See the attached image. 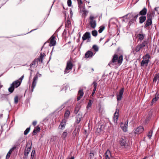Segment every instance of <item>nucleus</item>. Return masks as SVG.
Returning a JSON list of instances; mask_svg holds the SVG:
<instances>
[{
  "instance_id": "f257e3e1",
  "label": "nucleus",
  "mask_w": 159,
  "mask_h": 159,
  "mask_svg": "<svg viewBox=\"0 0 159 159\" xmlns=\"http://www.w3.org/2000/svg\"><path fill=\"white\" fill-rule=\"evenodd\" d=\"M21 84V82L19 80H16L14 81L11 85L10 87L8 88L9 91L12 93L14 91L15 88L18 87Z\"/></svg>"
},
{
  "instance_id": "f03ea898",
  "label": "nucleus",
  "mask_w": 159,
  "mask_h": 159,
  "mask_svg": "<svg viewBox=\"0 0 159 159\" xmlns=\"http://www.w3.org/2000/svg\"><path fill=\"white\" fill-rule=\"evenodd\" d=\"M97 17H94L93 15H91L89 17V23L91 28L95 29L97 25L96 21L95 19Z\"/></svg>"
},
{
  "instance_id": "7ed1b4c3",
  "label": "nucleus",
  "mask_w": 159,
  "mask_h": 159,
  "mask_svg": "<svg viewBox=\"0 0 159 159\" xmlns=\"http://www.w3.org/2000/svg\"><path fill=\"white\" fill-rule=\"evenodd\" d=\"M150 58V55L148 54H146L143 57V60L142 61L141 63V66H147L148 63L149 61V59Z\"/></svg>"
},
{
  "instance_id": "20e7f679",
  "label": "nucleus",
  "mask_w": 159,
  "mask_h": 159,
  "mask_svg": "<svg viewBox=\"0 0 159 159\" xmlns=\"http://www.w3.org/2000/svg\"><path fill=\"white\" fill-rule=\"evenodd\" d=\"M73 64L70 61H68L66 68L64 70V74H66L69 73L72 69Z\"/></svg>"
},
{
  "instance_id": "39448f33",
  "label": "nucleus",
  "mask_w": 159,
  "mask_h": 159,
  "mask_svg": "<svg viewBox=\"0 0 159 159\" xmlns=\"http://www.w3.org/2000/svg\"><path fill=\"white\" fill-rule=\"evenodd\" d=\"M118 143L121 146L125 147L127 145L126 138L124 136L121 137L119 139Z\"/></svg>"
},
{
  "instance_id": "423d86ee",
  "label": "nucleus",
  "mask_w": 159,
  "mask_h": 159,
  "mask_svg": "<svg viewBox=\"0 0 159 159\" xmlns=\"http://www.w3.org/2000/svg\"><path fill=\"white\" fill-rule=\"evenodd\" d=\"M38 77L37 75H36L33 78V81L31 87V93L33 91L34 89L36 86L37 83V80L38 79Z\"/></svg>"
},
{
  "instance_id": "0eeeda50",
  "label": "nucleus",
  "mask_w": 159,
  "mask_h": 159,
  "mask_svg": "<svg viewBox=\"0 0 159 159\" xmlns=\"http://www.w3.org/2000/svg\"><path fill=\"white\" fill-rule=\"evenodd\" d=\"M128 123V121H126L124 123L122 122L120 124V127L124 132H126L127 130Z\"/></svg>"
},
{
  "instance_id": "6e6552de",
  "label": "nucleus",
  "mask_w": 159,
  "mask_h": 159,
  "mask_svg": "<svg viewBox=\"0 0 159 159\" xmlns=\"http://www.w3.org/2000/svg\"><path fill=\"white\" fill-rule=\"evenodd\" d=\"M124 91V88H121L118 94L117 95V100L118 101H119L121 100L122 98Z\"/></svg>"
},
{
  "instance_id": "1a4fd4ad",
  "label": "nucleus",
  "mask_w": 159,
  "mask_h": 159,
  "mask_svg": "<svg viewBox=\"0 0 159 159\" xmlns=\"http://www.w3.org/2000/svg\"><path fill=\"white\" fill-rule=\"evenodd\" d=\"M144 130L142 126H139L134 130V133L136 134H139L142 133Z\"/></svg>"
},
{
  "instance_id": "9d476101",
  "label": "nucleus",
  "mask_w": 159,
  "mask_h": 159,
  "mask_svg": "<svg viewBox=\"0 0 159 159\" xmlns=\"http://www.w3.org/2000/svg\"><path fill=\"white\" fill-rule=\"evenodd\" d=\"M106 159H114L112 156L110 151L108 150L105 153Z\"/></svg>"
},
{
  "instance_id": "9b49d317",
  "label": "nucleus",
  "mask_w": 159,
  "mask_h": 159,
  "mask_svg": "<svg viewBox=\"0 0 159 159\" xmlns=\"http://www.w3.org/2000/svg\"><path fill=\"white\" fill-rule=\"evenodd\" d=\"M55 37L53 36H52L50 38V43L49 46L50 47L55 46L56 43V41L55 40Z\"/></svg>"
},
{
  "instance_id": "f8f14e48",
  "label": "nucleus",
  "mask_w": 159,
  "mask_h": 159,
  "mask_svg": "<svg viewBox=\"0 0 159 159\" xmlns=\"http://www.w3.org/2000/svg\"><path fill=\"white\" fill-rule=\"evenodd\" d=\"M31 146L30 145V147L28 148L26 147L25 148L24 152V158H26L27 157L28 155L31 150Z\"/></svg>"
},
{
  "instance_id": "ddd939ff",
  "label": "nucleus",
  "mask_w": 159,
  "mask_h": 159,
  "mask_svg": "<svg viewBox=\"0 0 159 159\" xmlns=\"http://www.w3.org/2000/svg\"><path fill=\"white\" fill-rule=\"evenodd\" d=\"M118 56L117 55L115 54L112 59V61L111 62H110L108 65L111 66L112 65H114L113 64V63L116 62L118 60Z\"/></svg>"
},
{
  "instance_id": "4468645a",
  "label": "nucleus",
  "mask_w": 159,
  "mask_h": 159,
  "mask_svg": "<svg viewBox=\"0 0 159 159\" xmlns=\"http://www.w3.org/2000/svg\"><path fill=\"white\" fill-rule=\"evenodd\" d=\"M90 34L89 32H86L83 35L82 37V39L84 41L86 39L89 40L90 38Z\"/></svg>"
},
{
  "instance_id": "2eb2a0df",
  "label": "nucleus",
  "mask_w": 159,
  "mask_h": 159,
  "mask_svg": "<svg viewBox=\"0 0 159 159\" xmlns=\"http://www.w3.org/2000/svg\"><path fill=\"white\" fill-rule=\"evenodd\" d=\"M119 110L118 109H116V111L114 113V117L113 118L114 122L116 123L117 121V119L119 116Z\"/></svg>"
},
{
  "instance_id": "dca6fc26",
  "label": "nucleus",
  "mask_w": 159,
  "mask_h": 159,
  "mask_svg": "<svg viewBox=\"0 0 159 159\" xmlns=\"http://www.w3.org/2000/svg\"><path fill=\"white\" fill-rule=\"evenodd\" d=\"M95 53L93 54V53L92 51H88L85 53V57L86 58L91 57Z\"/></svg>"
},
{
  "instance_id": "f3484780",
  "label": "nucleus",
  "mask_w": 159,
  "mask_h": 159,
  "mask_svg": "<svg viewBox=\"0 0 159 159\" xmlns=\"http://www.w3.org/2000/svg\"><path fill=\"white\" fill-rule=\"evenodd\" d=\"M66 122V120L65 119L62 120L61 122L60 125L59 126V129H62L63 128H64L65 127Z\"/></svg>"
},
{
  "instance_id": "a211bd4d",
  "label": "nucleus",
  "mask_w": 159,
  "mask_h": 159,
  "mask_svg": "<svg viewBox=\"0 0 159 159\" xmlns=\"http://www.w3.org/2000/svg\"><path fill=\"white\" fill-rule=\"evenodd\" d=\"M128 15H129V16L130 17L129 18L130 19L132 18V17H133L134 19H136L139 16V14H137L135 16H134L132 14H128L127 15L123 16V17H121V18H125Z\"/></svg>"
},
{
  "instance_id": "6ab92c4d",
  "label": "nucleus",
  "mask_w": 159,
  "mask_h": 159,
  "mask_svg": "<svg viewBox=\"0 0 159 159\" xmlns=\"http://www.w3.org/2000/svg\"><path fill=\"white\" fill-rule=\"evenodd\" d=\"M147 10L146 8L144 7L142 10H141L139 13V15L141 16H144L147 14Z\"/></svg>"
},
{
  "instance_id": "aec40b11",
  "label": "nucleus",
  "mask_w": 159,
  "mask_h": 159,
  "mask_svg": "<svg viewBox=\"0 0 159 159\" xmlns=\"http://www.w3.org/2000/svg\"><path fill=\"white\" fill-rule=\"evenodd\" d=\"M82 118V115H81L79 114L78 115H77L75 117L77 123L79 124Z\"/></svg>"
},
{
  "instance_id": "412c9836",
  "label": "nucleus",
  "mask_w": 159,
  "mask_h": 159,
  "mask_svg": "<svg viewBox=\"0 0 159 159\" xmlns=\"http://www.w3.org/2000/svg\"><path fill=\"white\" fill-rule=\"evenodd\" d=\"M38 60L35 59L32 62V63L30 65V66L31 68L32 67L34 68L35 67L36 65L38 63Z\"/></svg>"
},
{
  "instance_id": "4be33fe9",
  "label": "nucleus",
  "mask_w": 159,
  "mask_h": 159,
  "mask_svg": "<svg viewBox=\"0 0 159 159\" xmlns=\"http://www.w3.org/2000/svg\"><path fill=\"white\" fill-rule=\"evenodd\" d=\"M152 20L147 19L146 21V23L144 25V27L146 28L147 26L151 25L152 24Z\"/></svg>"
},
{
  "instance_id": "5701e85b",
  "label": "nucleus",
  "mask_w": 159,
  "mask_h": 159,
  "mask_svg": "<svg viewBox=\"0 0 159 159\" xmlns=\"http://www.w3.org/2000/svg\"><path fill=\"white\" fill-rule=\"evenodd\" d=\"M40 130V128L39 126H37L34 129V130L33 132V134L34 135H35L37 132H39Z\"/></svg>"
},
{
  "instance_id": "b1692460",
  "label": "nucleus",
  "mask_w": 159,
  "mask_h": 159,
  "mask_svg": "<svg viewBox=\"0 0 159 159\" xmlns=\"http://www.w3.org/2000/svg\"><path fill=\"white\" fill-rule=\"evenodd\" d=\"M146 19V18L145 16H142L140 17L139 18V23L141 24L143 23L145 21Z\"/></svg>"
},
{
  "instance_id": "393cba45",
  "label": "nucleus",
  "mask_w": 159,
  "mask_h": 159,
  "mask_svg": "<svg viewBox=\"0 0 159 159\" xmlns=\"http://www.w3.org/2000/svg\"><path fill=\"white\" fill-rule=\"evenodd\" d=\"M145 36V34H139L137 35V37L140 40H143Z\"/></svg>"
},
{
  "instance_id": "a878e982",
  "label": "nucleus",
  "mask_w": 159,
  "mask_h": 159,
  "mask_svg": "<svg viewBox=\"0 0 159 159\" xmlns=\"http://www.w3.org/2000/svg\"><path fill=\"white\" fill-rule=\"evenodd\" d=\"M148 42L147 41H144L140 44H139L142 48L145 47L147 45Z\"/></svg>"
},
{
  "instance_id": "bb28decb",
  "label": "nucleus",
  "mask_w": 159,
  "mask_h": 159,
  "mask_svg": "<svg viewBox=\"0 0 159 159\" xmlns=\"http://www.w3.org/2000/svg\"><path fill=\"white\" fill-rule=\"evenodd\" d=\"M157 80H158V81L159 80V75L157 74H155L154 76L153 82H156Z\"/></svg>"
},
{
  "instance_id": "cd10ccee",
  "label": "nucleus",
  "mask_w": 159,
  "mask_h": 159,
  "mask_svg": "<svg viewBox=\"0 0 159 159\" xmlns=\"http://www.w3.org/2000/svg\"><path fill=\"white\" fill-rule=\"evenodd\" d=\"M123 59V57L122 55H121L119 57L118 60V63L119 64H121L122 62Z\"/></svg>"
},
{
  "instance_id": "c85d7f7f",
  "label": "nucleus",
  "mask_w": 159,
  "mask_h": 159,
  "mask_svg": "<svg viewBox=\"0 0 159 159\" xmlns=\"http://www.w3.org/2000/svg\"><path fill=\"white\" fill-rule=\"evenodd\" d=\"M92 48L96 52H97L98 51L99 48L98 46L96 45H93L92 47Z\"/></svg>"
},
{
  "instance_id": "c756f323",
  "label": "nucleus",
  "mask_w": 159,
  "mask_h": 159,
  "mask_svg": "<svg viewBox=\"0 0 159 159\" xmlns=\"http://www.w3.org/2000/svg\"><path fill=\"white\" fill-rule=\"evenodd\" d=\"M93 102V101L91 100H89L88 103V104L87 105V107H86L87 109H88L89 108V107H91Z\"/></svg>"
},
{
  "instance_id": "7c9ffc66",
  "label": "nucleus",
  "mask_w": 159,
  "mask_h": 159,
  "mask_svg": "<svg viewBox=\"0 0 159 159\" xmlns=\"http://www.w3.org/2000/svg\"><path fill=\"white\" fill-rule=\"evenodd\" d=\"M70 114V112L69 110H67L64 114V117L65 118H68Z\"/></svg>"
},
{
  "instance_id": "2f4dec72",
  "label": "nucleus",
  "mask_w": 159,
  "mask_h": 159,
  "mask_svg": "<svg viewBox=\"0 0 159 159\" xmlns=\"http://www.w3.org/2000/svg\"><path fill=\"white\" fill-rule=\"evenodd\" d=\"M153 133V131L152 130H150L148 133L147 136L149 139H151V137L152 136Z\"/></svg>"
},
{
  "instance_id": "473e14b6",
  "label": "nucleus",
  "mask_w": 159,
  "mask_h": 159,
  "mask_svg": "<svg viewBox=\"0 0 159 159\" xmlns=\"http://www.w3.org/2000/svg\"><path fill=\"white\" fill-rule=\"evenodd\" d=\"M84 93L83 92V89H80L78 92V96L82 97L84 95Z\"/></svg>"
},
{
  "instance_id": "72a5a7b5",
  "label": "nucleus",
  "mask_w": 159,
  "mask_h": 159,
  "mask_svg": "<svg viewBox=\"0 0 159 159\" xmlns=\"http://www.w3.org/2000/svg\"><path fill=\"white\" fill-rule=\"evenodd\" d=\"M158 98L159 97H158V95H157V94H156L155 98L152 99V103H153L155 102L156 101H157Z\"/></svg>"
},
{
  "instance_id": "f704fd0d",
  "label": "nucleus",
  "mask_w": 159,
  "mask_h": 159,
  "mask_svg": "<svg viewBox=\"0 0 159 159\" xmlns=\"http://www.w3.org/2000/svg\"><path fill=\"white\" fill-rule=\"evenodd\" d=\"M153 15V14L152 13H148L147 15L148 19L152 20Z\"/></svg>"
},
{
  "instance_id": "c9c22d12",
  "label": "nucleus",
  "mask_w": 159,
  "mask_h": 159,
  "mask_svg": "<svg viewBox=\"0 0 159 159\" xmlns=\"http://www.w3.org/2000/svg\"><path fill=\"white\" fill-rule=\"evenodd\" d=\"M67 133L66 132H64L62 134L61 137L63 139H65L67 137Z\"/></svg>"
},
{
  "instance_id": "e433bc0d",
  "label": "nucleus",
  "mask_w": 159,
  "mask_h": 159,
  "mask_svg": "<svg viewBox=\"0 0 159 159\" xmlns=\"http://www.w3.org/2000/svg\"><path fill=\"white\" fill-rule=\"evenodd\" d=\"M16 148V146H15L9 150L8 153H9V154H11L12 152Z\"/></svg>"
},
{
  "instance_id": "4c0bfd02",
  "label": "nucleus",
  "mask_w": 159,
  "mask_h": 159,
  "mask_svg": "<svg viewBox=\"0 0 159 159\" xmlns=\"http://www.w3.org/2000/svg\"><path fill=\"white\" fill-rule=\"evenodd\" d=\"M30 130V127H29V128H27L26 129L25 131L24 132V134L25 135H27L28 133L29 132Z\"/></svg>"
},
{
  "instance_id": "58836bf2",
  "label": "nucleus",
  "mask_w": 159,
  "mask_h": 159,
  "mask_svg": "<svg viewBox=\"0 0 159 159\" xmlns=\"http://www.w3.org/2000/svg\"><path fill=\"white\" fill-rule=\"evenodd\" d=\"M105 27L104 26H101L100 27L99 30H98V32L100 33H101L103 30L104 29Z\"/></svg>"
},
{
  "instance_id": "ea45409f",
  "label": "nucleus",
  "mask_w": 159,
  "mask_h": 159,
  "mask_svg": "<svg viewBox=\"0 0 159 159\" xmlns=\"http://www.w3.org/2000/svg\"><path fill=\"white\" fill-rule=\"evenodd\" d=\"M92 35L94 36H96L98 34V32L97 31L94 30L92 32Z\"/></svg>"
},
{
  "instance_id": "a19ab883",
  "label": "nucleus",
  "mask_w": 159,
  "mask_h": 159,
  "mask_svg": "<svg viewBox=\"0 0 159 159\" xmlns=\"http://www.w3.org/2000/svg\"><path fill=\"white\" fill-rule=\"evenodd\" d=\"M141 49H142V48L139 46V45L136 47V48H135V50L136 52H138L139 51H140Z\"/></svg>"
},
{
  "instance_id": "79ce46f5",
  "label": "nucleus",
  "mask_w": 159,
  "mask_h": 159,
  "mask_svg": "<svg viewBox=\"0 0 159 159\" xmlns=\"http://www.w3.org/2000/svg\"><path fill=\"white\" fill-rule=\"evenodd\" d=\"M93 89L96 90L97 86V83L96 81H94L93 82Z\"/></svg>"
},
{
  "instance_id": "37998d69",
  "label": "nucleus",
  "mask_w": 159,
  "mask_h": 159,
  "mask_svg": "<svg viewBox=\"0 0 159 159\" xmlns=\"http://www.w3.org/2000/svg\"><path fill=\"white\" fill-rule=\"evenodd\" d=\"M35 153V151L33 150L32 151L31 155V159H33Z\"/></svg>"
},
{
  "instance_id": "c03bdc74",
  "label": "nucleus",
  "mask_w": 159,
  "mask_h": 159,
  "mask_svg": "<svg viewBox=\"0 0 159 159\" xmlns=\"http://www.w3.org/2000/svg\"><path fill=\"white\" fill-rule=\"evenodd\" d=\"M18 98L17 96H16L14 98V103L16 104H17L18 102Z\"/></svg>"
},
{
  "instance_id": "a18cd8bd",
  "label": "nucleus",
  "mask_w": 159,
  "mask_h": 159,
  "mask_svg": "<svg viewBox=\"0 0 159 159\" xmlns=\"http://www.w3.org/2000/svg\"><path fill=\"white\" fill-rule=\"evenodd\" d=\"M79 5V8L81 7V5L82 4L83 2L81 0H77Z\"/></svg>"
},
{
  "instance_id": "49530a36",
  "label": "nucleus",
  "mask_w": 159,
  "mask_h": 159,
  "mask_svg": "<svg viewBox=\"0 0 159 159\" xmlns=\"http://www.w3.org/2000/svg\"><path fill=\"white\" fill-rule=\"evenodd\" d=\"M70 20H68L66 21V26L67 27H69L70 26Z\"/></svg>"
},
{
  "instance_id": "de8ad7c7",
  "label": "nucleus",
  "mask_w": 159,
  "mask_h": 159,
  "mask_svg": "<svg viewBox=\"0 0 159 159\" xmlns=\"http://www.w3.org/2000/svg\"><path fill=\"white\" fill-rule=\"evenodd\" d=\"M21 140H21V138L19 139L18 141L16 143V146H18L19 145L21 142Z\"/></svg>"
},
{
  "instance_id": "09e8293b",
  "label": "nucleus",
  "mask_w": 159,
  "mask_h": 159,
  "mask_svg": "<svg viewBox=\"0 0 159 159\" xmlns=\"http://www.w3.org/2000/svg\"><path fill=\"white\" fill-rule=\"evenodd\" d=\"M67 5L69 7H70L71 5V0H67Z\"/></svg>"
},
{
  "instance_id": "8fccbe9b",
  "label": "nucleus",
  "mask_w": 159,
  "mask_h": 159,
  "mask_svg": "<svg viewBox=\"0 0 159 159\" xmlns=\"http://www.w3.org/2000/svg\"><path fill=\"white\" fill-rule=\"evenodd\" d=\"M36 59H37L38 60V62H40V63H41L43 62V59L42 58H40V57L39 58Z\"/></svg>"
},
{
  "instance_id": "3c124183",
  "label": "nucleus",
  "mask_w": 159,
  "mask_h": 159,
  "mask_svg": "<svg viewBox=\"0 0 159 159\" xmlns=\"http://www.w3.org/2000/svg\"><path fill=\"white\" fill-rule=\"evenodd\" d=\"M45 56V53H41L40 54V57H39L41 58H42L43 59V57Z\"/></svg>"
},
{
  "instance_id": "603ef678",
  "label": "nucleus",
  "mask_w": 159,
  "mask_h": 159,
  "mask_svg": "<svg viewBox=\"0 0 159 159\" xmlns=\"http://www.w3.org/2000/svg\"><path fill=\"white\" fill-rule=\"evenodd\" d=\"M89 156L91 158H93L94 157V155L93 153L90 152L89 154Z\"/></svg>"
},
{
  "instance_id": "864d4df0",
  "label": "nucleus",
  "mask_w": 159,
  "mask_h": 159,
  "mask_svg": "<svg viewBox=\"0 0 159 159\" xmlns=\"http://www.w3.org/2000/svg\"><path fill=\"white\" fill-rule=\"evenodd\" d=\"M24 77V75H22L20 78V79L18 80L20 81V82H21H21L22 80L23 79Z\"/></svg>"
},
{
  "instance_id": "5fc2aeb1",
  "label": "nucleus",
  "mask_w": 159,
  "mask_h": 159,
  "mask_svg": "<svg viewBox=\"0 0 159 159\" xmlns=\"http://www.w3.org/2000/svg\"><path fill=\"white\" fill-rule=\"evenodd\" d=\"M24 77V75H22L20 78V79L18 80L20 81V82H21H21L22 80L23 79Z\"/></svg>"
},
{
  "instance_id": "6e6d98bb",
  "label": "nucleus",
  "mask_w": 159,
  "mask_h": 159,
  "mask_svg": "<svg viewBox=\"0 0 159 159\" xmlns=\"http://www.w3.org/2000/svg\"><path fill=\"white\" fill-rule=\"evenodd\" d=\"M87 11L85 10L83 11V15H84L85 16L87 15Z\"/></svg>"
},
{
  "instance_id": "4d7b16f0",
  "label": "nucleus",
  "mask_w": 159,
  "mask_h": 159,
  "mask_svg": "<svg viewBox=\"0 0 159 159\" xmlns=\"http://www.w3.org/2000/svg\"><path fill=\"white\" fill-rule=\"evenodd\" d=\"M79 111V109L77 108H75V110L74 111V113L75 114H76L77 113L78 111Z\"/></svg>"
},
{
  "instance_id": "13d9d810",
  "label": "nucleus",
  "mask_w": 159,
  "mask_h": 159,
  "mask_svg": "<svg viewBox=\"0 0 159 159\" xmlns=\"http://www.w3.org/2000/svg\"><path fill=\"white\" fill-rule=\"evenodd\" d=\"M10 154H9V153H8L7 154L6 156V159H8L10 156Z\"/></svg>"
},
{
  "instance_id": "bf43d9fd",
  "label": "nucleus",
  "mask_w": 159,
  "mask_h": 159,
  "mask_svg": "<svg viewBox=\"0 0 159 159\" xmlns=\"http://www.w3.org/2000/svg\"><path fill=\"white\" fill-rule=\"evenodd\" d=\"M37 122L36 121H34L33 122V125L34 126H35L37 124Z\"/></svg>"
},
{
  "instance_id": "052dcab7",
  "label": "nucleus",
  "mask_w": 159,
  "mask_h": 159,
  "mask_svg": "<svg viewBox=\"0 0 159 159\" xmlns=\"http://www.w3.org/2000/svg\"><path fill=\"white\" fill-rule=\"evenodd\" d=\"M36 75H37L38 77H40L41 76V74H40L39 73V72H38L36 74Z\"/></svg>"
},
{
  "instance_id": "680f3d73",
  "label": "nucleus",
  "mask_w": 159,
  "mask_h": 159,
  "mask_svg": "<svg viewBox=\"0 0 159 159\" xmlns=\"http://www.w3.org/2000/svg\"><path fill=\"white\" fill-rule=\"evenodd\" d=\"M64 107H65V106H64V105H61V106L60 107V110L62 109L63 108H64Z\"/></svg>"
},
{
  "instance_id": "e2e57ef3",
  "label": "nucleus",
  "mask_w": 159,
  "mask_h": 159,
  "mask_svg": "<svg viewBox=\"0 0 159 159\" xmlns=\"http://www.w3.org/2000/svg\"><path fill=\"white\" fill-rule=\"evenodd\" d=\"M96 90H95V89H93V92H92V94L91 95H94V94L95 92V91H96Z\"/></svg>"
},
{
  "instance_id": "0e129e2a",
  "label": "nucleus",
  "mask_w": 159,
  "mask_h": 159,
  "mask_svg": "<svg viewBox=\"0 0 159 159\" xmlns=\"http://www.w3.org/2000/svg\"><path fill=\"white\" fill-rule=\"evenodd\" d=\"M81 98V97L78 96L77 98V101L79 100Z\"/></svg>"
},
{
  "instance_id": "69168bd1",
  "label": "nucleus",
  "mask_w": 159,
  "mask_h": 159,
  "mask_svg": "<svg viewBox=\"0 0 159 159\" xmlns=\"http://www.w3.org/2000/svg\"><path fill=\"white\" fill-rule=\"evenodd\" d=\"M158 7H155L154 8V10L156 11H157V9H158Z\"/></svg>"
},
{
  "instance_id": "338daca9",
  "label": "nucleus",
  "mask_w": 159,
  "mask_h": 159,
  "mask_svg": "<svg viewBox=\"0 0 159 159\" xmlns=\"http://www.w3.org/2000/svg\"><path fill=\"white\" fill-rule=\"evenodd\" d=\"M3 115L2 114H0V118L2 117Z\"/></svg>"
},
{
  "instance_id": "774afa93",
  "label": "nucleus",
  "mask_w": 159,
  "mask_h": 159,
  "mask_svg": "<svg viewBox=\"0 0 159 159\" xmlns=\"http://www.w3.org/2000/svg\"><path fill=\"white\" fill-rule=\"evenodd\" d=\"M69 159H74V157H72L70 158Z\"/></svg>"
}]
</instances>
